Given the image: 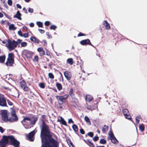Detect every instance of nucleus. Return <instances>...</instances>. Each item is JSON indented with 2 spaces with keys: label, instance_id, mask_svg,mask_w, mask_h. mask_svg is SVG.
<instances>
[{
  "label": "nucleus",
  "instance_id": "nucleus-1",
  "mask_svg": "<svg viewBox=\"0 0 147 147\" xmlns=\"http://www.w3.org/2000/svg\"><path fill=\"white\" fill-rule=\"evenodd\" d=\"M41 147H59V143L52 137V133L44 121L41 125Z\"/></svg>",
  "mask_w": 147,
  "mask_h": 147
},
{
  "label": "nucleus",
  "instance_id": "nucleus-2",
  "mask_svg": "<svg viewBox=\"0 0 147 147\" xmlns=\"http://www.w3.org/2000/svg\"><path fill=\"white\" fill-rule=\"evenodd\" d=\"M10 141L15 147H19V142L17 140L12 136H4L0 141V147H5Z\"/></svg>",
  "mask_w": 147,
  "mask_h": 147
},
{
  "label": "nucleus",
  "instance_id": "nucleus-3",
  "mask_svg": "<svg viewBox=\"0 0 147 147\" xmlns=\"http://www.w3.org/2000/svg\"><path fill=\"white\" fill-rule=\"evenodd\" d=\"M2 120L6 122H13L18 120V117L16 114L15 111L13 110L11 112V118L8 119V115L5 112H2Z\"/></svg>",
  "mask_w": 147,
  "mask_h": 147
},
{
  "label": "nucleus",
  "instance_id": "nucleus-4",
  "mask_svg": "<svg viewBox=\"0 0 147 147\" xmlns=\"http://www.w3.org/2000/svg\"><path fill=\"white\" fill-rule=\"evenodd\" d=\"M6 46L9 51H11L14 49L17 46V43L15 40L12 41L8 40L7 43L6 44Z\"/></svg>",
  "mask_w": 147,
  "mask_h": 147
},
{
  "label": "nucleus",
  "instance_id": "nucleus-5",
  "mask_svg": "<svg viewBox=\"0 0 147 147\" xmlns=\"http://www.w3.org/2000/svg\"><path fill=\"white\" fill-rule=\"evenodd\" d=\"M14 55L13 53H9L7 61L5 63L6 65L7 66H12L14 62Z\"/></svg>",
  "mask_w": 147,
  "mask_h": 147
},
{
  "label": "nucleus",
  "instance_id": "nucleus-6",
  "mask_svg": "<svg viewBox=\"0 0 147 147\" xmlns=\"http://www.w3.org/2000/svg\"><path fill=\"white\" fill-rule=\"evenodd\" d=\"M68 95H65L64 96H56V98L58 100V102L60 105L62 104L63 103V100L66 99L67 98Z\"/></svg>",
  "mask_w": 147,
  "mask_h": 147
},
{
  "label": "nucleus",
  "instance_id": "nucleus-7",
  "mask_svg": "<svg viewBox=\"0 0 147 147\" xmlns=\"http://www.w3.org/2000/svg\"><path fill=\"white\" fill-rule=\"evenodd\" d=\"M0 105L2 107L7 106L5 99L3 95L1 94H0Z\"/></svg>",
  "mask_w": 147,
  "mask_h": 147
},
{
  "label": "nucleus",
  "instance_id": "nucleus-8",
  "mask_svg": "<svg viewBox=\"0 0 147 147\" xmlns=\"http://www.w3.org/2000/svg\"><path fill=\"white\" fill-rule=\"evenodd\" d=\"M21 123L24 125L28 124H31V119L29 117H25L21 121Z\"/></svg>",
  "mask_w": 147,
  "mask_h": 147
},
{
  "label": "nucleus",
  "instance_id": "nucleus-9",
  "mask_svg": "<svg viewBox=\"0 0 147 147\" xmlns=\"http://www.w3.org/2000/svg\"><path fill=\"white\" fill-rule=\"evenodd\" d=\"M36 131L35 130L30 132L27 136V138L28 139L31 141H33L34 140V136L35 134Z\"/></svg>",
  "mask_w": 147,
  "mask_h": 147
},
{
  "label": "nucleus",
  "instance_id": "nucleus-10",
  "mask_svg": "<svg viewBox=\"0 0 147 147\" xmlns=\"http://www.w3.org/2000/svg\"><path fill=\"white\" fill-rule=\"evenodd\" d=\"M123 113L126 118L130 119L131 118L129 111L127 109H123Z\"/></svg>",
  "mask_w": 147,
  "mask_h": 147
},
{
  "label": "nucleus",
  "instance_id": "nucleus-11",
  "mask_svg": "<svg viewBox=\"0 0 147 147\" xmlns=\"http://www.w3.org/2000/svg\"><path fill=\"white\" fill-rule=\"evenodd\" d=\"M20 85L21 88L25 91H28L30 90V89L26 86V82L24 81H22L20 83Z\"/></svg>",
  "mask_w": 147,
  "mask_h": 147
},
{
  "label": "nucleus",
  "instance_id": "nucleus-12",
  "mask_svg": "<svg viewBox=\"0 0 147 147\" xmlns=\"http://www.w3.org/2000/svg\"><path fill=\"white\" fill-rule=\"evenodd\" d=\"M80 43L82 45H89L93 46L92 44L90 42V40L88 39L84 40L81 41Z\"/></svg>",
  "mask_w": 147,
  "mask_h": 147
},
{
  "label": "nucleus",
  "instance_id": "nucleus-13",
  "mask_svg": "<svg viewBox=\"0 0 147 147\" xmlns=\"http://www.w3.org/2000/svg\"><path fill=\"white\" fill-rule=\"evenodd\" d=\"M64 74L65 77L67 80H70L71 78V73L69 71H65L64 72Z\"/></svg>",
  "mask_w": 147,
  "mask_h": 147
},
{
  "label": "nucleus",
  "instance_id": "nucleus-14",
  "mask_svg": "<svg viewBox=\"0 0 147 147\" xmlns=\"http://www.w3.org/2000/svg\"><path fill=\"white\" fill-rule=\"evenodd\" d=\"M111 138V139L112 142L113 143H117L118 142V141L116 139V138L114 136L113 134L112 133L109 134Z\"/></svg>",
  "mask_w": 147,
  "mask_h": 147
},
{
  "label": "nucleus",
  "instance_id": "nucleus-15",
  "mask_svg": "<svg viewBox=\"0 0 147 147\" xmlns=\"http://www.w3.org/2000/svg\"><path fill=\"white\" fill-rule=\"evenodd\" d=\"M21 14L20 13L19 11H18L17 12L16 14L14 16L13 18H18V19L19 20H21L22 18H21Z\"/></svg>",
  "mask_w": 147,
  "mask_h": 147
},
{
  "label": "nucleus",
  "instance_id": "nucleus-16",
  "mask_svg": "<svg viewBox=\"0 0 147 147\" xmlns=\"http://www.w3.org/2000/svg\"><path fill=\"white\" fill-rule=\"evenodd\" d=\"M34 53L31 51H27L26 53V55L27 58H31L33 55Z\"/></svg>",
  "mask_w": 147,
  "mask_h": 147
},
{
  "label": "nucleus",
  "instance_id": "nucleus-17",
  "mask_svg": "<svg viewBox=\"0 0 147 147\" xmlns=\"http://www.w3.org/2000/svg\"><path fill=\"white\" fill-rule=\"evenodd\" d=\"M85 98L86 100L88 102H90L91 101L92 99V97L91 95H86V96Z\"/></svg>",
  "mask_w": 147,
  "mask_h": 147
},
{
  "label": "nucleus",
  "instance_id": "nucleus-18",
  "mask_svg": "<svg viewBox=\"0 0 147 147\" xmlns=\"http://www.w3.org/2000/svg\"><path fill=\"white\" fill-rule=\"evenodd\" d=\"M103 24L105 26L106 29H109L110 28V25L107 21H105L104 22Z\"/></svg>",
  "mask_w": 147,
  "mask_h": 147
},
{
  "label": "nucleus",
  "instance_id": "nucleus-19",
  "mask_svg": "<svg viewBox=\"0 0 147 147\" xmlns=\"http://www.w3.org/2000/svg\"><path fill=\"white\" fill-rule=\"evenodd\" d=\"M30 39L31 41L34 42H36L38 43H39V40L35 37L32 36L31 37Z\"/></svg>",
  "mask_w": 147,
  "mask_h": 147
},
{
  "label": "nucleus",
  "instance_id": "nucleus-20",
  "mask_svg": "<svg viewBox=\"0 0 147 147\" xmlns=\"http://www.w3.org/2000/svg\"><path fill=\"white\" fill-rule=\"evenodd\" d=\"M16 28L15 27L13 24H11L9 26V29L10 30H14L16 29Z\"/></svg>",
  "mask_w": 147,
  "mask_h": 147
},
{
  "label": "nucleus",
  "instance_id": "nucleus-21",
  "mask_svg": "<svg viewBox=\"0 0 147 147\" xmlns=\"http://www.w3.org/2000/svg\"><path fill=\"white\" fill-rule=\"evenodd\" d=\"M84 119L88 124L89 125H91V122L90 121V119L87 116H86L85 117Z\"/></svg>",
  "mask_w": 147,
  "mask_h": 147
},
{
  "label": "nucleus",
  "instance_id": "nucleus-22",
  "mask_svg": "<svg viewBox=\"0 0 147 147\" xmlns=\"http://www.w3.org/2000/svg\"><path fill=\"white\" fill-rule=\"evenodd\" d=\"M56 86L59 90L60 91L62 89V86L61 84L58 83H57Z\"/></svg>",
  "mask_w": 147,
  "mask_h": 147
},
{
  "label": "nucleus",
  "instance_id": "nucleus-23",
  "mask_svg": "<svg viewBox=\"0 0 147 147\" xmlns=\"http://www.w3.org/2000/svg\"><path fill=\"white\" fill-rule=\"evenodd\" d=\"M72 127L75 133L78 131V129L77 126L75 124H74L72 126Z\"/></svg>",
  "mask_w": 147,
  "mask_h": 147
},
{
  "label": "nucleus",
  "instance_id": "nucleus-24",
  "mask_svg": "<svg viewBox=\"0 0 147 147\" xmlns=\"http://www.w3.org/2000/svg\"><path fill=\"white\" fill-rule=\"evenodd\" d=\"M5 58V56L3 55L0 56V63H3L4 61Z\"/></svg>",
  "mask_w": 147,
  "mask_h": 147
},
{
  "label": "nucleus",
  "instance_id": "nucleus-25",
  "mask_svg": "<svg viewBox=\"0 0 147 147\" xmlns=\"http://www.w3.org/2000/svg\"><path fill=\"white\" fill-rule=\"evenodd\" d=\"M108 129V127L106 125H105L102 128V131L103 132L107 131Z\"/></svg>",
  "mask_w": 147,
  "mask_h": 147
},
{
  "label": "nucleus",
  "instance_id": "nucleus-26",
  "mask_svg": "<svg viewBox=\"0 0 147 147\" xmlns=\"http://www.w3.org/2000/svg\"><path fill=\"white\" fill-rule=\"evenodd\" d=\"M140 130L142 132L143 131L144 129V125L143 124L140 125L139 127Z\"/></svg>",
  "mask_w": 147,
  "mask_h": 147
},
{
  "label": "nucleus",
  "instance_id": "nucleus-27",
  "mask_svg": "<svg viewBox=\"0 0 147 147\" xmlns=\"http://www.w3.org/2000/svg\"><path fill=\"white\" fill-rule=\"evenodd\" d=\"M67 62L70 65H72L73 63V59L72 58L68 59L67 60Z\"/></svg>",
  "mask_w": 147,
  "mask_h": 147
},
{
  "label": "nucleus",
  "instance_id": "nucleus-28",
  "mask_svg": "<svg viewBox=\"0 0 147 147\" xmlns=\"http://www.w3.org/2000/svg\"><path fill=\"white\" fill-rule=\"evenodd\" d=\"M38 119V118L36 117L34 118L33 121L31 120V124H34L36 123V122L37 120Z\"/></svg>",
  "mask_w": 147,
  "mask_h": 147
},
{
  "label": "nucleus",
  "instance_id": "nucleus-29",
  "mask_svg": "<svg viewBox=\"0 0 147 147\" xmlns=\"http://www.w3.org/2000/svg\"><path fill=\"white\" fill-rule=\"evenodd\" d=\"M61 124L63 125H66V121L62 118L61 117Z\"/></svg>",
  "mask_w": 147,
  "mask_h": 147
},
{
  "label": "nucleus",
  "instance_id": "nucleus-30",
  "mask_svg": "<svg viewBox=\"0 0 147 147\" xmlns=\"http://www.w3.org/2000/svg\"><path fill=\"white\" fill-rule=\"evenodd\" d=\"M106 142V141L104 139H101L100 141V143L101 144H105Z\"/></svg>",
  "mask_w": 147,
  "mask_h": 147
},
{
  "label": "nucleus",
  "instance_id": "nucleus-31",
  "mask_svg": "<svg viewBox=\"0 0 147 147\" xmlns=\"http://www.w3.org/2000/svg\"><path fill=\"white\" fill-rule=\"evenodd\" d=\"M36 24L39 27H42V23L40 22H36Z\"/></svg>",
  "mask_w": 147,
  "mask_h": 147
},
{
  "label": "nucleus",
  "instance_id": "nucleus-32",
  "mask_svg": "<svg viewBox=\"0 0 147 147\" xmlns=\"http://www.w3.org/2000/svg\"><path fill=\"white\" fill-rule=\"evenodd\" d=\"M49 78L51 79H53L54 76L53 74L51 73H50L49 74Z\"/></svg>",
  "mask_w": 147,
  "mask_h": 147
},
{
  "label": "nucleus",
  "instance_id": "nucleus-33",
  "mask_svg": "<svg viewBox=\"0 0 147 147\" xmlns=\"http://www.w3.org/2000/svg\"><path fill=\"white\" fill-rule=\"evenodd\" d=\"M27 45V43L26 42H23L21 43V46L22 47H25Z\"/></svg>",
  "mask_w": 147,
  "mask_h": 147
},
{
  "label": "nucleus",
  "instance_id": "nucleus-34",
  "mask_svg": "<svg viewBox=\"0 0 147 147\" xmlns=\"http://www.w3.org/2000/svg\"><path fill=\"white\" fill-rule=\"evenodd\" d=\"M40 55L42 56L45 54V51L43 50L40 52H39Z\"/></svg>",
  "mask_w": 147,
  "mask_h": 147
},
{
  "label": "nucleus",
  "instance_id": "nucleus-35",
  "mask_svg": "<svg viewBox=\"0 0 147 147\" xmlns=\"http://www.w3.org/2000/svg\"><path fill=\"white\" fill-rule=\"evenodd\" d=\"M57 28V26L55 25H53L51 26L50 28L51 30H55Z\"/></svg>",
  "mask_w": 147,
  "mask_h": 147
},
{
  "label": "nucleus",
  "instance_id": "nucleus-36",
  "mask_svg": "<svg viewBox=\"0 0 147 147\" xmlns=\"http://www.w3.org/2000/svg\"><path fill=\"white\" fill-rule=\"evenodd\" d=\"M40 87L42 88H44L45 87L44 84L43 83H41L39 84Z\"/></svg>",
  "mask_w": 147,
  "mask_h": 147
},
{
  "label": "nucleus",
  "instance_id": "nucleus-37",
  "mask_svg": "<svg viewBox=\"0 0 147 147\" xmlns=\"http://www.w3.org/2000/svg\"><path fill=\"white\" fill-rule=\"evenodd\" d=\"M7 101L8 104L10 106H12L13 103L9 100H7Z\"/></svg>",
  "mask_w": 147,
  "mask_h": 147
},
{
  "label": "nucleus",
  "instance_id": "nucleus-38",
  "mask_svg": "<svg viewBox=\"0 0 147 147\" xmlns=\"http://www.w3.org/2000/svg\"><path fill=\"white\" fill-rule=\"evenodd\" d=\"M7 3L9 5L11 6L12 4V0H8L7 1Z\"/></svg>",
  "mask_w": 147,
  "mask_h": 147
},
{
  "label": "nucleus",
  "instance_id": "nucleus-39",
  "mask_svg": "<svg viewBox=\"0 0 147 147\" xmlns=\"http://www.w3.org/2000/svg\"><path fill=\"white\" fill-rule=\"evenodd\" d=\"M28 11L30 13H32L33 11V9L32 8H31L30 7H28Z\"/></svg>",
  "mask_w": 147,
  "mask_h": 147
},
{
  "label": "nucleus",
  "instance_id": "nucleus-40",
  "mask_svg": "<svg viewBox=\"0 0 147 147\" xmlns=\"http://www.w3.org/2000/svg\"><path fill=\"white\" fill-rule=\"evenodd\" d=\"M34 61H38V57L37 56H35L34 58L33 59Z\"/></svg>",
  "mask_w": 147,
  "mask_h": 147
},
{
  "label": "nucleus",
  "instance_id": "nucleus-41",
  "mask_svg": "<svg viewBox=\"0 0 147 147\" xmlns=\"http://www.w3.org/2000/svg\"><path fill=\"white\" fill-rule=\"evenodd\" d=\"M88 136L90 137H92L93 136V134L92 132H89L88 133Z\"/></svg>",
  "mask_w": 147,
  "mask_h": 147
},
{
  "label": "nucleus",
  "instance_id": "nucleus-42",
  "mask_svg": "<svg viewBox=\"0 0 147 147\" xmlns=\"http://www.w3.org/2000/svg\"><path fill=\"white\" fill-rule=\"evenodd\" d=\"M28 36V33H24V34H23V36H24L25 38H27Z\"/></svg>",
  "mask_w": 147,
  "mask_h": 147
},
{
  "label": "nucleus",
  "instance_id": "nucleus-43",
  "mask_svg": "<svg viewBox=\"0 0 147 147\" xmlns=\"http://www.w3.org/2000/svg\"><path fill=\"white\" fill-rule=\"evenodd\" d=\"M98 138H99L98 136H95L93 138V139L94 141H96L98 139Z\"/></svg>",
  "mask_w": 147,
  "mask_h": 147
},
{
  "label": "nucleus",
  "instance_id": "nucleus-44",
  "mask_svg": "<svg viewBox=\"0 0 147 147\" xmlns=\"http://www.w3.org/2000/svg\"><path fill=\"white\" fill-rule=\"evenodd\" d=\"M18 33L19 35L21 36H23V34L22 33L21 31H19L18 32Z\"/></svg>",
  "mask_w": 147,
  "mask_h": 147
},
{
  "label": "nucleus",
  "instance_id": "nucleus-45",
  "mask_svg": "<svg viewBox=\"0 0 147 147\" xmlns=\"http://www.w3.org/2000/svg\"><path fill=\"white\" fill-rule=\"evenodd\" d=\"M87 143H89L92 146L94 147V145L93 144L92 142L89 140H87Z\"/></svg>",
  "mask_w": 147,
  "mask_h": 147
},
{
  "label": "nucleus",
  "instance_id": "nucleus-46",
  "mask_svg": "<svg viewBox=\"0 0 147 147\" xmlns=\"http://www.w3.org/2000/svg\"><path fill=\"white\" fill-rule=\"evenodd\" d=\"M50 24V22L48 21H46L45 23V24L46 26H49Z\"/></svg>",
  "mask_w": 147,
  "mask_h": 147
},
{
  "label": "nucleus",
  "instance_id": "nucleus-47",
  "mask_svg": "<svg viewBox=\"0 0 147 147\" xmlns=\"http://www.w3.org/2000/svg\"><path fill=\"white\" fill-rule=\"evenodd\" d=\"M46 35L48 36V38H52V37L49 34V32H46Z\"/></svg>",
  "mask_w": 147,
  "mask_h": 147
},
{
  "label": "nucleus",
  "instance_id": "nucleus-48",
  "mask_svg": "<svg viewBox=\"0 0 147 147\" xmlns=\"http://www.w3.org/2000/svg\"><path fill=\"white\" fill-rule=\"evenodd\" d=\"M87 105L86 106V107L87 109L89 110H91L92 109L91 106L90 105Z\"/></svg>",
  "mask_w": 147,
  "mask_h": 147
},
{
  "label": "nucleus",
  "instance_id": "nucleus-49",
  "mask_svg": "<svg viewBox=\"0 0 147 147\" xmlns=\"http://www.w3.org/2000/svg\"><path fill=\"white\" fill-rule=\"evenodd\" d=\"M38 31L40 32L41 34H43L45 32V31L43 30L39 29H38Z\"/></svg>",
  "mask_w": 147,
  "mask_h": 147
},
{
  "label": "nucleus",
  "instance_id": "nucleus-50",
  "mask_svg": "<svg viewBox=\"0 0 147 147\" xmlns=\"http://www.w3.org/2000/svg\"><path fill=\"white\" fill-rule=\"evenodd\" d=\"M68 123H73L74 121L72 120L71 119H68Z\"/></svg>",
  "mask_w": 147,
  "mask_h": 147
},
{
  "label": "nucleus",
  "instance_id": "nucleus-51",
  "mask_svg": "<svg viewBox=\"0 0 147 147\" xmlns=\"http://www.w3.org/2000/svg\"><path fill=\"white\" fill-rule=\"evenodd\" d=\"M73 90L71 88L70 89L69 92V94L71 96V95L73 93Z\"/></svg>",
  "mask_w": 147,
  "mask_h": 147
},
{
  "label": "nucleus",
  "instance_id": "nucleus-52",
  "mask_svg": "<svg viewBox=\"0 0 147 147\" xmlns=\"http://www.w3.org/2000/svg\"><path fill=\"white\" fill-rule=\"evenodd\" d=\"M43 50V49L42 47H39L37 49V51L39 52H40Z\"/></svg>",
  "mask_w": 147,
  "mask_h": 147
},
{
  "label": "nucleus",
  "instance_id": "nucleus-53",
  "mask_svg": "<svg viewBox=\"0 0 147 147\" xmlns=\"http://www.w3.org/2000/svg\"><path fill=\"white\" fill-rule=\"evenodd\" d=\"M80 131L81 134H84V130L82 129H80Z\"/></svg>",
  "mask_w": 147,
  "mask_h": 147
},
{
  "label": "nucleus",
  "instance_id": "nucleus-54",
  "mask_svg": "<svg viewBox=\"0 0 147 147\" xmlns=\"http://www.w3.org/2000/svg\"><path fill=\"white\" fill-rule=\"evenodd\" d=\"M29 25L30 27H33L34 26V24L33 23L31 22L29 24Z\"/></svg>",
  "mask_w": 147,
  "mask_h": 147
},
{
  "label": "nucleus",
  "instance_id": "nucleus-55",
  "mask_svg": "<svg viewBox=\"0 0 147 147\" xmlns=\"http://www.w3.org/2000/svg\"><path fill=\"white\" fill-rule=\"evenodd\" d=\"M22 41V40L20 39H18L17 40V41H16V42H17V44H18V43H21V42Z\"/></svg>",
  "mask_w": 147,
  "mask_h": 147
},
{
  "label": "nucleus",
  "instance_id": "nucleus-56",
  "mask_svg": "<svg viewBox=\"0 0 147 147\" xmlns=\"http://www.w3.org/2000/svg\"><path fill=\"white\" fill-rule=\"evenodd\" d=\"M16 6L18 8H20V9H21V8H22L21 6L19 4H17Z\"/></svg>",
  "mask_w": 147,
  "mask_h": 147
},
{
  "label": "nucleus",
  "instance_id": "nucleus-57",
  "mask_svg": "<svg viewBox=\"0 0 147 147\" xmlns=\"http://www.w3.org/2000/svg\"><path fill=\"white\" fill-rule=\"evenodd\" d=\"M4 131V130L3 128L0 126V131L1 132V133H3Z\"/></svg>",
  "mask_w": 147,
  "mask_h": 147
},
{
  "label": "nucleus",
  "instance_id": "nucleus-58",
  "mask_svg": "<svg viewBox=\"0 0 147 147\" xmlns=\"http://www.w3.org/2000/svg\"><path fill=\"white\" fill-rule=\"evenodd\" d=\"M84 35L83 34L80 32L78 35V36H84Z\"/></svg>",
  "mask_w": 147,
  "mask_h": 147
},
{
  "label": "nucleus",
  "instance_id": "nucleus-59",
  "mask_svg": "<svg viewBox=\"0 0 147 147\" xmlns=\"http://www.w3.org/2000/svg\"><path fill=\"white\" fill-rule=\"evenodd\" d=\"M136 123L138 124L139 122V120L136 118Z\"/></svg>",
  "mask_w": 147,
  "mask_h": 147
},
{
  "label": "nucleus",
  "instance_id": "nucleus-60",
  "mask_svg": "<svg viewBox=\"0 0 147 147\" xmlns=\"http://www.w3.org/2000/svg\"><path fill=\"white\" fill-rule=\"evenodd\" d=\"M69 144L71 145V146H70V147H74L73 144L72 143L71 141H70V142Z\"/></svg>",
  "mask_w": 147,
  "mask_h": 147
},
{
  "label": "nucleus",
  "instance_id": "nucleus-61",
  "mask_svg": "<svg viewBox=\"0 0 147 147\" xmlns=\"http://www.w3.org/2000/svg\"><path fill=\"white\" fill-rule=\"evenodd\" d=\"M136 118L138 119H141V116L140 115H138L136 117Z\"/></svg>",
  "mask_w": 147,
  "mask_h": 147
},
{
  "label": "nucleus",
  "instance_id": "nucleus-62",
  "mask_svg": "<svg viewBox=\"0 0 147 147\" xmlns=\"http://www.w3.org/2000/svg\"><path fill=\"white\" fill-rule=\"evenodd\" d=\"M42 42H43L44 43V45L45 44V45H47V43L46 41L45 40H43L42 41Z\"/></svg>",
  "mask_w": 147,
  "mask_h": 147
},
{
  "label": "nucleus",
  "instance_id": "nucleus-63",
  "mask_svg": "<svg viewBox=\"0 0 147 147\" xmlns=\"http://www.w3.org/2000/svg\"><path fill=\"white\" fill-rule=\"evenodd\" d=\"M23 28L26 30L27 31H28V28H27V27H26V26H24L23 27Z\"/></svg>",
  "mask_w": 147,
  "mask_h": 147
},
{
  "label": "nucleus",
  "instance_id": "nucleus-64",
  "mask_svg": "<svg viewBox=\"0 0 147 147\" xmlns=\"http://www.w3.org/2000/svg\"><path fill=\"white\" fill-rule=\"evenodd\" d=\"M3 14L1 13L0 12V18H2L3 17Z\"/></svg>",
  "mask_w": 147,
  "mask_h": 147
}]
</instances>
